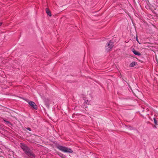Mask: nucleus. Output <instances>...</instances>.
Segmentation results:
<instances>
[{"instance_id": "obj_10", "label": "nucleus", "mask_w": 158, "mask_h": 158, "mask_svg": "<svg viewBox=\"0 0 158 158\" xmlns=\"http://www.w3.org/2000/svg\"><path fill=\"white\" fill-rule=\"evenodd\" d=\"M4 121L6 122V123H10V122L9 121H6V120H4Z\"/></svg>"}, {"instance_id": "obj_6", "label": "nucleus", "mask_w": 158, "mask_h": 158, "mask_svg": "<svg viewBox=\"0 0 158 158\" xmlns=\"http://www.w3.org/2000/svg\"><path fill=\"white\" fill-rule=\"evenodd\" d=\"M46 12L47 14L49 16H52V15L51 13V12L49 10V9L48 8H46L45 9Z\"/></svg>"}, {"instance_id": "obj_7", "label": "nucleus", "mask_w": 158, "mask_h": 158, "mask_svg": "<svg viewBox=\"0 0 158 158\" xmlns=\"http://www.w3.org/2000/svg\"><path fill=\"white\" fill-rule=\"evenodd\" d=\"M136 64H137L136 62H133L130 64L129 66L130 67H133Z\"/></svg>"}, {"instance_id": "obj_13", "label": "nucleus", "mask_w": 158, "mask_h": 158, "mask_svg": "<svg viewBox=\"0 0 158 158\" xmlns=\"http://www.w3.org/2000/svg\"><path fill=\"white\" fill-rule=\"evenodd\" d=\"M88 102V101H85V103H86V104L87 103V102Z\"/></svg>"}, {"instance_id": "obj_12", "label": "nucleus", "mask_w": 158, "mask_h": 158, "mask_svg": "<svg viewBox=\"0 0 158 158\" xmlns=\"http://www.w3.org/2000/svg\"><path fill=\"white\" fill-rule=\"evenodd\" d=\"M136 40L138 42V38H137V36H136Z\"/></svg>"}, {"instance_id": "obj_8", "label": "nucleus", "mask_w": 158, "mask_h": 158, "mask_svg": "<svg viewBox=\"0 0 158 158\" xmlns=\"http://www.w3.org/2000/svg\"><path fill=\"white\" fill-rule=\"evenodd\" d=\"M44 101L46 105H48V104L49 100L48 99L45 98L44 99Z\"/></svg>"}, {"instance_id": "obj_3", "label": "nucleus", "mask_w": 158, "mask_h": 158, "mask_svg": "<svg viewBox=\"0 0 158 158\" xmlns=\"http://www.w3.org/2000/svg\"><path fill=\"white\" fill-rule=\"evenodd\" d=\"M113 43L111 40H110L107 45L106 46L105 48L107 51H109L113 48Z\"/></svg>"}, {"instance_id": "obj_9", "label": "nucleus", "mask_w": 158, "mask_h": 158, "mask_svg": "<svg viewBox=\"0 0 158 158\" xmlns=\"http://www.w3.org/2000/svg\"><path fill=\"white\" fill-rule=\"evenodd\" d=\"M154 123H155V124L156 125H157V121L156 120V119H155V118H154Z\"/></svg>"}, {"instance_id": "obj_14", "label": "nucleus", "mask_w": 158, "mask_h": 158, "mask_svg": "<svg viewBox=\"0 0 158 158\" xmlns=\"http://www.w3.org/2000/svg\"><path fill=\"white\" fill-rule=\"evenodd\" d=\"M2 24V23L0 22V26H1Z\"/></svg>"}, {"instance_id": "obj_11", "label": "nucleus", "mask_w": 158, "mask_h": 158, "mask_svg": "<svg viewBox=\"0 0 158 158\" xmlns=\"http://www.w3.org/2000/svg\"><path fill=\"white\" fill-rule=\"evenodd\" d=\"M27 129L29 130V131H31V129L30 128L28 127Z\"/></svg>"}, {"instance_id": "obj_1", "label": "nucleus", "mask_w": 158, "mask_h": 158, "mask_svg": "<svg viewBox=\"0 0 158 158\" xmlns=\"http://www.w3.org/2000/svg\"><path fill=\"white\" fill-rule=\"evenodd\" d=\"M20 146L24 153L28 156L31 158H34L35 157V154L26 145L23 143H21Z\"/></svg>"}, {"instance_id": "obj_2", "label": "nucleus", "mask_w": 158, "mask_h": 158, "mask_svg": "<svg viewBox=\"0 0 158 158\" xmlns=\"http://www.w3.org/2000/svg\"><path fill=\"white\" fill-rule=\"evenodd\" d=\"M57 148L60 150L65 152L71 153L73 152V151L71 149L65 147L61 146H59Z\"/></svg>"}, {"instance_id": "obj_5", "label": "nucleus", "mask_w": 158, "mask_h": 158, "mask_svg": "<svg viewBox=\"0 0 158 158\" xmlns=\"http://www.w3.org/2000/svg\"><path fill=\"white\" fill-rule=\"evenodd\" d=\"M131 50L134 54L136 55L139 56L141 55L140 52L136 51L133 48Z\"/></svg>"}, {"instance_id": "obj_4", "label": "nucleus", "mask_w": 158, "mask_h": 158, "mask_svg": "<svg viewBox=\"0 0 158 158\" xmlns=\"http://www.w3.org/2000/svg\"><path fill=\"white\" fill-rule=\"evenodd\" d=\"M29 105L35 110L37 109V106L36 104L33 102L30 101L28 102Z\"/></svg>"}]
</instances>
